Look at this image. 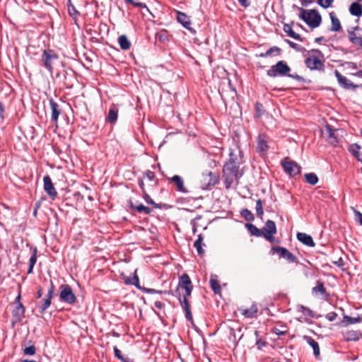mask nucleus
Returning a JSON list of instances; mask_svg holds the SVG:
<instances>
[{
    "instance_id": "nucleus-1",
    "label": "nucleus",
    "mask_w": 362,
    "mask_h": 362,
    "mask_svg": "<svg viewBox=\"0 0 362 362\" xmlns=\"http://www.w3.org/2000/svg\"><path fill=\"white\" fill-rule=\"evenodd\" d=\"M239 168L240 166L233 165L232 163H225L223 177L226 189H229L235 182H238V179L242 176V174L239 173Z\"/></svg>"
},
{
    "instance_id": "nucleus-2",
    "label": "nucleus",
    "mask_w": 362,
    "mask_h": 362,
    "mask_svg": "<svg viewBox=\"0 0 362 362\" xmlns=\"http://www.w3.org/2000/svg\"><path fill=\"white\" fill-rule=\"evenodd\" d=\"M300 18L303 20L310 28H316L320 26L322 22V17L315 9L305 10L299 8Z\"/></svg>"
},
{
    "instance_id": "nucleus-3",
    "label": "nucleus",
    "mask_w": 362,
    "mask_h": 362,
    "mask_svg": "<svg viewBox=\"0 0 362 362\" xmlns=\"http://www.w3.org/2000/svg\"><path fill=\"white\" fill-rule=\"evenodd\" d=\"M347 35L349 42L358 49H362V28L358 26L351 27L347 29Z\"/></svg>"
},
{
    "instance_id": "nucleus-4",
    "label": "nucleus",
    "mask_w": 362,
    "mask_h": 362,
    "mask_svg": "<svg viewBox=\"0 0 362 362\" xmlns=\"http://www.w3.org/2000/svg\"><path fill=\"white\" fill-rule=\"evenodd\" d=\"M291 71L290 67L284 61H279L275 65H273L267 70V74L270 77L277 76H287Z\"/></svg>"
},
{
    "instance_id": "nucleus-5",
    "label": "nucleus",
    "mask_w": 362,
    "mask_h": 362,
    "mask_svg": "<svg viewBox=\"0 0 362 362\" xmlns=\"http://www.w3.org/2000/svg\"><path fill=\"white\" fill-rule=\"evenodd\" d=\"M200 181L202 182V188L206 189L218 182V176L211 171L206 170L202 173Z\"/></svg>"
},
{
    "instance_id": "nucleus-6",
    "label": "nucleus",
    "mask_w": 362,
    "mask_h": 362,
    "mask_svg": "<svg viewBox=\"0 0 362 362\" xmlns=\"http://www.w3.org/2000/svg\"><path fill=\"white\" fill-rule=\"evenodd\" d=\"M261 230L262 235H263L267 240L269 242L274 241V238L273 235L276 233V227L273 221L268 220Z\"/></svg>"
},
{
    "instance_id": "nucleus-7",
    "label": "nucleus",
    "mask_w": 362,
    "mask_h": 362,
    "mask_svg": "<svg viewBox=\"0 0 362 362\" xmlns=\"http://www.w3.org/2000/svg\"><path fill=\"white\" fill-rule=\"evenodd\" d=\"M272 251L279 254V257L286 259L289 263L297 262L298 261L297 257L285 247L274 246L272 248Z\"/></svg>"
},
{
    "instance_id": "nucleus-8",
    "label": "nucleus",
    "mask_w": 362,
    "mask_h": 362,
    "mask_svg": "<svg viewBox=\"0 0 362 362\" xmlns=\"http://www.w3.org/2000/svg\"><path fill=\"white\" fill-rule=\"evenodd\" d=\"M284 170L291 176H296L300 173L301 167L295 161L284 160L281 162Z\"/></svg>"
},
{
    "instance_id": "nucleus-9",
    "label": "nucleus",
    "mask_w": 362,
    "mask_h": 362,
    "mask_svg": "<svg viewBox=\"0 0 362 362\" xmlns=\"http://www.w3.org/2000/svg\"><path fill=\"white\" fill-rule=\"evenodd\" d=\"M25 308L22 303L16 305L12 310L11 325L13 327L16 324L19 323L25 317Z\"/></svg>"
},
{
    "instance_id": "nucleus-10",
    "label": "nucleus",
    "mask_w": 362,
    "mask_h": 362,
    "mask_svg": "<svg viewBox=\"0 0 362 362\" xmlns=\"http://www.w3.org/2000/svg\"><path fill=\"white\" fill-rule=\"evenodd\" d=\"M305 66L310 70H322L324 63L317 57L311 55L305 59Z\"/></svg>"
},
{
    "instance_id": "nucleus-11",
    "label": "nucleus",
    "mask_w": 362,
    "mask_h": 362,
    "mask_svg": "<svg viewBox=\"0 0 362 362\" xmlns=\"http://www.w3.org/2000/svg\"><path fill=\"white\" fill-rule=\"evenodd\" d=\"M43 189L52 199H55L57 193L49 175L43 177Z\"/></svg>"
},
{
    "instance_id": "nucleus-12",
    "label": "nucleus",
    "mask_w": 362,
    "mask_h": 362,
    "mask_svg": "<svg viewBox=\"0 0 362 362\" xmlns=\"http://www.w3.org/2000/svg\"><path fill=\"white\" fill-rule=\"evenodd\" d=\"M178 285L185 289L186 296H191L193 286L191 279L187 274H184L180 277Z\"/></svg>"
},
{
    "instance_id": "nucleus-13",
    "label": "nucleus",
    "mask_w": 362,
    "mask_h": 362,
    "mask_svg": "<svg viewBox=\"0 0 362 362\" xmlns=\"http://www.w3.org/2000/svg\"><path fill=\"white\" fill-rule=\"evenodd\" d=\"M239 310L245 318H256L258 316L259 308L255 303L250 308H239Z\"/></svg>"
},
{
    "instance_id": "nucleus-14",
    "label": "nucleus",
    "mask_w": 362,
    "mask_h": 362,
    "mask_svg": "<svg viewBox=\"0 0 362 362\" xmlns=\"http://www.w3.org/2000/svg\"><path fill=\"white\" fill-rule=\"evenodd\" d=\"M334 75L337 77L339 85L344 88L351 89L356 87V86H354V83L349 79H348L346 76L341 75L339 71L335 70Z\"/></svg>"
},
{
    "instance_id": "nucleus-15",
    "label": "nucleus",
    "mask_w": 362,
    "mask_h": 362,
    "mask_svg": "<svg viewBox=\"0 0 362 362\" xmlns=\"http://www.w3.org/2000/svg\"><path fill=\"white\" fill-rule=\"evenodd\" d=\"M342 336L346 341H356L362 339V332L358 330H349L342 332Z\"/></svg>"
},
{
    "instance_id": "nucleus-16",
    "label": "nucleus",
    "mask_w": 362,
    "mask_h": 362,
    "mask_svg": "<svg viewBox=\"0 0 362 362\" xmlns=\"http://www.w3.org/2000/svg\"><path fill=\"white\" fill-rule=\"evenodd\" d=\"M55 58L56 55L52 53V50H44L42 56V62H43V65L49 71H52V62Z\"/></svg>"
},
{
    "instance_id": "nucleus-17",
    "label": "nucleus",
    "mask_w": 362,
    "mask_h": 362,
    "mask_svg": "<svg viewBox=\"0 0 362 362\" xmlns=\"http://www.w3.org/2000/svg\"><path fill=\"white\" fill-rule=\"evenodd\" d=\"M269 149L267 137L265 134H259L257 139V150L260 153H265Z\"/></svg>"
},
{
    "instance_id": "nucleus-18",
    "label": "nucleus",
    "mask_w": 362,
    "mask_h": 362,
    "mask_svg": "<svg viewBox=\"0 0 362 362\" xmlns=\"http://www.w3.org/2000/svg\"><path fill=\"white\" fill-rule=\"evenodd\" d=\"M187 296H186V294H185L183 296L182 299H181L180 298V304H181V306H182V309L185 312V317H186L187 320L191 321V320H192V313H191V310H190L189 303L188 300L187 298Z\"/></svg>"
},
{
    "instance_id": "nucleus-19",
    "label": "nucleus",
    "mask_w": 362,
    "mask_h": 362,
    "mask_svg": "<svg viewBox=\"0 0 362 362\" xmlns=\"http://www.w3.org/2000/svg\"><path fill=\"white\" fill-rule=\"evenodd\" d=\"M297 239L300 243L308 247H314L315 245L313 238L305 233H298Z\"/></svg>"
},
{
    "instance_id": "nucleus-20",
    "label": "nucleus",
    "mask_w": 362,
    "mask_h": 362,
    "mask_svg": "<svg viewBox=\"0 0 362 362\" xmlns=\"http://www.w3.org/2000/svg\"><path fill=\"white\" fill-rule=\"evenodd\" d=\"M170 180L175 185L177 191L183 193L188 192L184 185L183 179L180 175H174Z\"/></svg>"
},
{
    "instance_id": "nucleus-21",
    "label": "nucleus",
    "mask_w": 362,
    "mask_h": 362,
    "mask_svg": "<svg viewBox=\"0 0 362 362\" xmlns=\"http://www.w3.org/2000/svg\"><path fill=\"white\" fill-rule=\"evenodd\" d=\"M177 21L181 23L183 27L188 30H191L190 25H191V21L189 19V17L187 16L185 13H182L181 11L177 12Z\"/></svg>"
},
{
    "instance_id": "nucleus-22",
    "label": "nucleus",
    "mask_w": 362,
    "mask_h": 362,
    "mask_svg": "<svg viewBox=\"0 0 362 362\" xmlns=\"http://www.w3.org/2000/svg\"><path fill=\"white\" fill-rule=\"evenodd\" d=\"M53 292H54V286H53V284L51 283L50 288L47 292V294L46 295V298L45 299H43L42 303L40 306L42 313H43L50 305L51 298L52 297Z\"/></svg>"
},
{
    "instance_id": "nucleus-23",
    "label": "nucleus",
    "mask_w": 362,
    "mask_h": 362,
    "mask_svg": "<svg viewBox=\"0 0 362 362\" xmlns=\"http://www.w3.org/2000/svg\"><path fill=\"white\" fill-rule=\"evenodd\" d=\"M313 293L317 294L320 293L322 296L324 297L325 299H327L329 298V293H327V291L325 288L324 283L320 281H317V284L312 289Z\"/></svg>"
},
{
    "instance_id": "nucleus-24",
    "label": "nucleus",
    "mask_w": 362,
    "mask_h": 362,
    "mask_svg": "<svg viewBox=\"0 0 362 362\" xmlns=\"http://www.w3.org/2000/svg\"><path fill=\"white\" fill-rule=\"evenodd\" d=\"M329 17L332 22V26L330 28V30L332 32H338L341 30V23L339 18L337 17L336 14L334 12L329 13Z\"/></svg>"
},
{
    "instance_id": "nucleus-25",
    "label": "nucleus",
    "mask_w": 362,
    "mask_h": 362,
    "mask_svg": "<svg viewBox=\"0 0 362 362\" xmlns=\"http://www.w3.org/2000/svg\"><path fill=\"white\" fill-rule=\"evenodd\" d=\"M304 339L313 348L315 356H320V347L318 343L311 337L305 336Z\"/></svg>"
},
{
    "instance_id": "nucleus-26",
    "label": "nucleus",
    "mask_w": 362,
    "mask_h": 362,
    "mask_svg": "<svg viewBox=\"0 0 362 362\" xmlns=\"http://www.w3.org/2000/svg\"><path fill=\"white\" fill-rule=\"evenodd\" d=\"M349 12L352 16L360 17L362 16V6L358 2L352 3L349 7Z\"/></svg>"
},
{
    "instance_id": "nucleus-27",
    "label": "nucleus",
    "mask_w": 362,
    "mask_h": 362,
    "mask_svg": "<svg viewBox=\"0 0 362 362\" xmlns=\"http://www.w3.org/2000/svg\"><path fill=\"white\" fill-rule=\"evenodd\" d=\"M283 29H284V31L285 33H286L287 35L289 37H292V38H293L295 40H300V41L302 40L301 38H300V35L296 33H295L293 30V28H292V25L291 24H284Z\"/></svg>"
},
{
    "instance_id": "nucleus-28",
    "label": "nucleus",
    "mask_w": 362,
    "mask_h": 362,
    "mask_svg": "<svg viewBox=\"0 0 362 362\" xmlns=\"http://www.w3.org/2000/svg\"><path fill=\"white\" fill-rule=\"evenodd\" d=\"M117 108L115 105L112 106L109 110L108 115L107 117V121L111 124L115 123L117 119Z\"/></svg>"
},
{
    "instance_id": "nucleus-29",
    "label": "nucleus",
    "mask_w": 362,
    "mask_h": 362,
    "mask_svg": "<svg viewBox=\"0 0 362 362\" xmlns=\"http://www.w3.org/2000/svg\"><path fill=\"white\" fill-rule=\"evenodd\" d=\"M129 206L136 210L139 213H143L144 214H149L151 212V209L149 207L145 206L143 204L135 206L132 200H129Z\"/></svg>"
},
{
    "instance_id": "nucleus-30",
    "label": "nucleus",
    "mask_w": 362,
    "mask_h": 362,
    "mask_svg": "<svg viewBox=\"0 0 362 362\" xmlns=\"http://www.w3.org/2000/svg\"><path fill=\"white\" fill-rule=\"evenodd\" d=\"M118 42H119L120 48L123 50H127L130 48L131 43H130L129 40H128L127 37L124 35L119 37Z\"/></svg>"
},
{
    "instance_id": "nucleus-31",
    "label": "nucleus",
    "mask_w": 362,
    "mask_h": 362,
    "mask_svg": "<svg viewBox=\"0 0 362 362\" xmlns=\"http://www.w3.org/2000/svg\"><path fill=\"white\" fill-rule=\"evenodd\" d=\"M326 130L328 133V139L330 144L335 145L338 141L335 136L336 129L332 128L331 125L326 126Z\"/></svg>"
},
{
    "instance_id": "nucleus-32",
    "label": "nucleus",
    "mask_w": 362,
    "mask_h": 362,
    "mask_svg": "<svg viewBox=\"0 0 362 362\" xmlns=\"http://www.w3.org/2000/svg\"><path fill=\"white\" fill-rule=\"evenodd\" d=\"M37 251L36 247L33 250L32 255L29 259V267L27 272L28 274L33 273L34 265L37 262Z\"/></svg>"
},
{
    "instance_id": "nucleus-33",
    "label": "nucleus",
    "mask_w": 362,
    "mask_h": 362,
    "mask_svg": "<svg viewBox=\"0 0 362 362\" xmlns=\"http://www.w3.org/2000/svg\"><path fill=\"white\" fill-rule=\"evenodd\" d=\"M239 156L235 154L234 152H230L229 155V159L226 163H232V164L240 166L241 159V153L242 152L240 151H238Z\"/></svg>"
},
{
    "instance_id": "nucleus-34",
    "label": "nucleus",
    "mask_w": 362,
    "mask_h": 362,
    "mask_svg": "<svg viewBox=\"0 0 362 362\" xmlns=\"http://www.w3.org/2000/svg\"><path fill=\"white\" fill-rule=\"evenodd\" d=\"M361 147L357 144H353L349 146V152L356 158L358 160H361V154L359 152Z\"/></svg>"
},
{
    "instance_id": "nucleus-35",
    "label": "nucleus",
    "mask_w": 362,
    "mask_h": 362,
    "mask_svg": "<svg viewBox=\"0 0 362 362\" xmlns=\"http://www.w3.org/2000/svg\"><path fill=\"white\" fill-rule=\"evenodd\" d=\"M245 227L252 235L256 237L262 236L261 229L257 228L255 225L252 223H246Z\"/></svg>"
},
{
    "instance_id": "nucleus-36",
    "label": "nucleus",
    "mask_w": 362,
    "mask_h": 362,
    "mask_svg": "<svg viewBox=\"0 0 362 362\" xmlns=\"http://www.w3.org/2000/svg\"><path fill=\"white\" fill-rule=\"evenodd\" d=\"M210 286L215 293H219L221 291V287L218 281L216 279V276H211L209 281Z\"/></svg>"
},
{
    "instance_id": "nucleus-37",
    "label": "nucleus",
    "mask_w": 362,
    "mask_h": 362,
    "mask_svg": "<svg viewBox=\"0 0 362 362\" xmlns=\"http://www.w3.org/2000/svg\"><path fill=\"white\" fill-rule=\"evenodd\" d=\"M124 282L126 284L134 285L136 288L141 289V286H139V279L138 276L136 274V272H134V275L132 278H127L124 280Z\"/></svg>"
},
{
    "instance_id": "nucleus-38",
    "label": "nucleus",
    "mask_w": 362,
    "mask_h": 362,
    "mask_svg": "<svg viewBox=\"0 0 362 362\" xmlns=\"http://www.w3.org/2000/svg\"><path fill=\"white\" fill-rule=\"evenodd\" d=\"M80 15L79 12H78L76 8L71 4L69 2V16L71 17L74 23L78 27V16Z\"/></svg>"
},
{
    "instance_id": "nucleus-39",
    "label": "nucleus",
    "mask_w": 362,
    "mask_h": 362,
    "mask_svg": "<svg viewBox=\"0 0 362 362\" xmlns=\"http://www.w3.org/2000/svg\"><path fill=\"white\" fill-rule=\"evenodd\" d=\"M50 105L52 108V117L54 120H57L60 113L59 105L52 100L50 101Z\"/></svg>"
},
{
    "instance_id": "nucleus-40",
    "label": "nucleus",
    "mask_w": 362,
    "mask_h": 362,
    "mask_svg": "<svg viewBox=\"0 0 362 362\" xmlns=\"http://www.w3.org/2000/svg\"><path fill=\"white\" fill-rule=\"evenodd\" d=\"M202 241L203 238L202 235H199L198 239L194 243V247L196 248L199 255H203L204 253V250L202 248Z\"/></svg>"
},
{
    "instance_id": "nucleus-41",
    "label": "nucleus",
    "mask_w": 362,
    "mask_h": 362,
    "mask_svg": "<svg viewBox=\"0 0 362 362\" xmlns=\"http://www.w3.org/2000/svg\"><path fill=\"white\" fill-rule=\"evenodd\" d=\"M305 177L306 182L312 185H316L318 182L317 176L313 173H306Z\"/></svg>"
},
{
    "instance_id": "nucleus-42",
    "label": "nucleus",
    "mask_w": 362,
    "mask_h": 362,
    "mask_svg": "<svg viewBox=\"0 0 362 362\" xmlns=\"http://www.w3.org/2000/svg\"><path fill=\"white\" fill-rule=\"evenodd\" d=\"M362 321V317L358 316L356 317H352L347 315L344 317V322L346 323V325H352L355 323H358Z\"/></svg>"
},
{
    "instance_id": "nucleus-43",
    "label": "nucleus",
    "mask_w": 362,
    "mask_h": 362,
    "mask_svg": "<svg viewBox=\"0 0 362 362\" xmlns=\"http://www.w3.org/2000/svg\"><path fill=\"white\" fill-rule=\"evenodd\" d=\"M256 214L257 216L262 218L264 214L263 211V204L261 199H258L256 201V206H255Z\"/></svg>"
},
{
    "instance_id": "nucleus-44",
    "label": "nucleus",
    "mask_w": 362,
    "mask_h": 362,
    "mask_svg": "<svg viewBox=\"0 0 362 362\" xmlns=\"http://www.w3.org/2000/svg\"><path fill=\"white\" fill-rule=\"evenodd\" d=\"M240 214H241L242 216H243L246 221H253L255 218L252 213L247 209H243L241 211Z\"/></svg>"
},
{
    "instance_id": "nucleus-45",
    "label": "nucleus",
    "mask_w": 362,
    "mask_h": 362,
    "mask_svg": "<svg viewBox=\"0 0 362 362\" xmlns=\"http://www.w3.org/2000/svg\"><path fill=\"white\" fill-rule=\"evenodd\" d=\"M61 288L60 298L63 301L66 302L68 301V286L66 285H62Z\"/></svg>"
},
{
    "instance_id": "nucleus-46",
    "label": "nucleus",
    "mask_w": 362,
    "mask_h": 362,
    "mask_svg": "<svg viewBox=\"0 0 362 362\" xmlns=\"http://www.w3.org/2000/svg\"><path fill=\"white\" fill-rule=\"evenodd\" d=\"M298 310L302 312L305 315L310 316L312 317H314L313 311L308 308H305L303 305L298 306Z\"/></svg>"
},
{
    "instance_id": "nucleus-47",
    "label": "nucleus",
    "mask_w": 362,
    "mask_h": 362,
    "mask_svg": "<svg viewBox=\"0 0 362 362\" xmlns=\"http://www.w3.org/2000/svg\"><path fill=\"white\" fill-rule=\"evenodd\" d=\"M113 350L115 356L117 359H119L122 362H127V358L122 356L121 351L117 346H114Z\"/></svg>"
},
{
    "instance_id": "nucleus-48",
    "label": "nucleus",
    "mask_w": 362,
    "mask_h": 362,
    "mask_svg": "<svg viewBox=\"0 0 362 362\" xmlns=\"http://www.w3.org/2000/svg\"><path fill=\"white\" fill-rule=\"evenodd\" d=\"M334 0H317V4L324 8L330 7Z\"/></svg>"
},
{
    "instance_id": "nucleus-49",
    "label": "nucleus",
    "mask_w": 362,
    "mask_h": 362,
    "mask_svg": "<svg viewBox=\"0 0 362 362\" xmlns=\"http://www.w3.org/2000/svg\"><path fill=\"white\" fill-rule=\"evenodd\" d=\"M35 347L34 345H30L29 346L25 347L23 349V353L25 355L33 356L35 354Z\"/></svg>"
},
{
    "instance_id": "nucleus-50",
    "label": "nucleus",
    "mask_w": 362,
    "mask_h": 362,
    "mask_svg": "<svg viewBox=\"0 0 362 362\" xmlns=\"http://www.w3.org/2000/svg\"><path fill=\"white\" fill-rule=\"evenodd\" d=\"M127 4H130L139 8H147L146 5L142 2H136L134 0H124Z\"/></svg>"
},
{
    "instance_id": "nucleus-51",
    "label": "nucleus",
    "mask_w": 362,
    "mask_h": 362,
    "mask_svg": "<svg viewBox=\"0 0 362 362\" xmlns=\"http://www.w3.org/2000/svg\"><path fill=\"white\" fill-rule=\"evenodd\" d=\"M144 200L148 204L153 205L155 208H159L158 205L153 202V200L151 198V197L148 194L144 193Z\"/></svg>"
},
{
    "instance_id": "nucleus-52",
    "label": "nucleus",
    "mask_w": 362,
    "mask_h": 362,
    "mask_svg": "<svg viewBox=\"0 0 362 362\" xmlns=\"http://www.w3.org/2000/svg\"><path fill=\"white\" fill-rule=\"evenodd\" d=\"M354 213L356 221L362 226V214L356 209H354Z\"/></svg>"
},
{
    "instance_id": "nucleus-53",
    "label": "nucleus",
    "mask_w": 362,
    "mask_h": 362,
    "mask_svg": "<svg viewBox=\"0 0 362 362\" xmlns=\"http://www.w3.org/2000/svg\"><path fill=\"white\" fill-rule=\"evenodd\" d=\"M280 51H281V49L278 47H272L269 48L267 52H270L269 56H271L274 54L276 55L280 54Z\"/></svg>"
},
{
    "instance_id": "nucleus-54",
    "label": "nucleus",
    "mask_w": 362,
    "mask_h": 362,
    "mask_svg": "<svg viewBox=\"0 0 362 362\" xmlns=\"http://www.w3.org/2000/svg\"><path fill=\"white\" fill-rule=\"evenodd\" d=\"M144 175L150 181H152L155 178V173L149 170L145 172Z\"/></svg>"
},
{
    "instance_id": "nucleus-55",
    "label": "nucleus",
    "mask_w": 362,
    "mask_h": 362,
    "mask_svg": "<svg viewBox=\"0 0 362 362\" xmlns=\"http://www.w3.org/2000/svg\"><path fill=\"white\" fill-rule=\"evenodd\" d=\"M266 344V341H263L261 339H257L256 340V346L259 350L262 349V347L265 346Z\"/></svg>"
},
{
    "instance_id": "nucleus-56",
    "label": "nucleus",
    "mask_w": 362,
    "mask_h": 362,
    "mask_svg": "<svg viewBox=\"0 0 362 362\" xmlns=\"http://www.w3.org/2000/svg\"><path fill=\"white\" fill-rule=\"evenodd\" d=\"M144 292L147 293H163V291H157V290H155V289H153V288H141Z\"/></svg>"
},
{
    "instance_id": "nucleus-57",
    "label": "nucleus",
    "mask_w": 362,
    "mask_h": 362,
    "mask_svg": "<svg viewBox=\"0 0 362 362\" xmlns=\"http://www.w3.org/2000/svg\"><path fill=\"white\" fill-rule=\"evenodd\" d=\"M333 263L339 268H342L344 265V261L341 257L339 258L337 261H334Z\"/></svg>"
},
{
    "instance_id": "nucleus-58",
    "label": "nucleus",
    "mask_w": 362,
    "mask_h": 362,
    "mask_svg": "<svg viewBox=\"0 0 362 362\" xmlns=\"http://www.w3.org/2000/svg\"><path fill=\"white\" fill-rule=\"evenodd\" d=\"M238 1L242 6L245 8H247L250 5V0H238Z\"/></svg>"
},
{
    "instance_id": "nucleus-59",
    "label": "nucleus",
    "mask_w": 362,
    "mask_h": 362,
    "mask_svg": "<svg viewBox=\"0 0 362 362\" xmlns=\"http://www.w3.org/2000/svg\"><path fill=\"white\" fill-rule=\"evenodd\" d=\"M287 76L290 77V78H294L298 81H303V78L300 76L299 75L295 74H288Z\"/></svg>"
},
{
    "instance_id": "nucleus-60",
    "label": "nucleus",
    "mask_w": 362,
    "mask_h": 362,
    "mask_svg": "<svg viewBox=\"0 0 362 362\" xmlns=\"http://www.w3.org/2000/svg\"><path fill=\"white\" fill-rule=\"evenodd\" d=\"M337 316V315L335 313H330L327 315V319L329 321L332 322L336 319Z\"/></svg>"
},
{
    "instance_id": "nucleus-61",
    "label": "nucleus",
    "mask_w": 362,
    "mask_h": 362,
    "mask_svg": "<svg viewBox=\"0 0 362 362\" xmlns=\"http://www.w3.org/2000/svg\"><path fill=\"white\" fill-rule=\"evenodd\" d=\"M76 300V296L72 292V291L69 288V303H73Z\"/></svg>"
},
{
    "instance_id": "nucleus-62",
    "label": "nucleus",
    "mask_w": 362,
    "mask_h": 362,
    "mask_svg": "<svg viewBox=\"0 0 362 362\" xmlns=\"http://www.w3.org/2000/svg\"><path fill=\"white\" fill-rule=\"evenodd\" d=\"M138 184H139V187L142 190L143 193L144 194L146 193L145 189H144V183L143 180L142 179H139V182H138Z\"/></svg>"
},
{
    "instance_id": "nucleus-63",
    "label": "nucleus",
    "mask_w": 362,
    "mask_h": 362,
    "mask_svg": "<svg viewBox=\"0 0 362 362\" xmlns=\"http://www.w3.org/2000/svg\"><path fill=\"white\" fill-rule=\"evenodd\" d=\"M43 294V288L41 287H39L36 293V298H40Z\"/></svg>"
},
{
    "instance_id": "nucleus-64",
    "label": "nucleus",
    "mask_w": 362,
    "mask_h": 362,
    "mask_svg": "<svg viewBox=\"0 0 362 362\" xmlns=\"http://www.w3.org/2000/svg\"><path fill=\"white\" fill-rule=\"evenodd\" d=\"M154 305L158 309H162L164 306V304L162 302L157 300L155 301Z\"/></svg>"
}]
</instances>
